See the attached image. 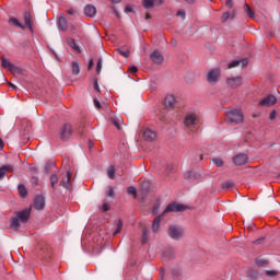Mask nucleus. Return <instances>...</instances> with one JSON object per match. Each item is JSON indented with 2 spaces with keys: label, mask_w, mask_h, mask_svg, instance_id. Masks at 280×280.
I'll list each match as a JSON object with an SVG mask.
<instances>
[{
  "label": "nucleus",
  "mask_w": 280,
  "mask_h": 280,
  "mask_svg": "<svg viewBox=\"0 0 280 280\" xmlns=\"http://www.w3.org/2000/svg\"><path fill=\"white\" fill-rule=\"evenodd\" d=\"M32 213L31 209H24L22 211L16 212V215L11 219L10 226L11 229L18 230L19 226H21V222L23 224L27 223L30 221V215Z\"/></svg>",
  "instance_id": "f257e3e1"
},
{
  "label": "nucleus",
  "mask_w": 280,
  "mask_h": 280,
  "mask_svg": "<svg viewBox=\"0 0 280 280\" xmlns=\"http://www.w3.org/2000/svg\"><path fill=\"white\" fill-rule=\"evenodd\" d=\"M226 117L230 124H244V114L240 109H232L226 112Z\"/></svg>",
  "instance_id": "f03ea898"
},
{
  "label": "nucleus",
  "mask_w": 280,
  "mask_h": 280,
  "mask_svg": "<svg viewBox=\"0 0 280 280\" xmlns=\"http://www.w3.org/2000/svg\"><path fill=\"white\" fill-rule=\"evenodd\" d=\"M1 67L2 69H8L10 73L13 75H21L23 73V70L13 63L10 62V59H7L5 57H1Z\"/></svg>",
  "instance_id": "7ed1b4c3"
},
{
  "label": "nucleus",
  "mask_w": 280,
  "mask_h": 280,
  "mask_svg": "<svg viewBox=\"0 0 280 280\" xmlns=\"http://www.w3.org/2000/svg\"><path fill=\"white\" fill-rule=\"evenodd\" d=\"M73 137V127L70 124H65L59 129V139L61 141H69Z\"/></svg>",
  "instance_id": "20e7f679"
},
{
  "label": "nucleus",
  "mask_w": 280,
  "mask_h": 280,
  "mask_svg": "<svg viewBox=\"0 0 280 280\" xmlns=\"http://www.w3.org/2000/svg\"><path fill=\"white\" fill-rule=\"evenodd\" d=\"M187 209L188 207L183 203L173 202L165 208L163 215H165V213H178L180 211H187Z\"/></svg>",
  "instance_id": "39448f33"
},
{
  "label": "nucleus",
  "mask_w": 280,
  "mask_h": 280,
  "mask_svg": "<svg viewBox=\"0 0 280 280\" xmlns=\"http://www.w3.org/2000/svg\"><path fill=\"white\" fill-rule=\"evenodd\" d=\"M198 124H200L198 116L189 114L185 117L184 126H186V128H194V130H198V128L196 127L198 126Z\"/></svg>",
  "instance_id": "423d86ee"
},
{
  "label": "nucleus",
  "mask_w": 280,
  "mask_h": 280,
  "mask_svg": "<svg viewBox=\"0 0 280 280\" xmlns=\"http://www.w3.org/2000/svg\"><path fill=\"white\" fill-rule=\"evenodd\" d=\"M183 233V230L178 225H171L168 228V236L171 240H182Z\"/></svg>",
  "instance_id": "0eeeda50"
},
{
  "label": "nucleus",
  "mask_w": 280,
  "mask_h": 280,
  "mask_svg": "<svg viewBox=\"0 0 280 280\" xmlns=\"http://www.w3.org/2000/svg\"><path fill=\"white\" fill-rule=\"evenodd\" d=\"M277 102H278L277 96L269 94L268 96H266L259 101V106L270 107V106H275V104H277Z\"/></svg>",
  "instance_id": "6e6552de"
},
{
  "label": "nucleus",
  "mask_w": 280,
  "mask_h": 280,
  "mask_svg": "<svg viewBox=\"0 0 280 280\" xmlns=\"http://www.w3.org/2000/svg\"><path fill=\"white\" fill-rule=\"evenodd\" d=\"M220 80V69H212L208 72L207 81L209 84H215Z\"/></svg>",
  "instance_id": "1a4fd4ad"
},
{
  "label": "nucleus",
  "mask_w": 280,
  "mask_h": 280,
  "mask_svg": "<svg viewBox=\"0 0 280 280\" xmlns=\"http://www.w3.org/2000/svg\"><path fill=\"white\" fill-rule=\"evenodd\" d=\"M233 163L237 166L246 165V163H248V155L244 153H238L233 158Z\"/></svg>",
  "instance_id": "9d476101"
},
{
  "label": "nucleus",
  "mask_w": 280,
  "mask_h": 280,
  "mask_svg": "<svg viewBox=\"0 0 280 280\" xmlns=\"http://www.w3.org/2000/svg\"><path fill=\"white\" fill-rule=\"evenodd\" d=\"M14 172V165L8 164L0 167V180H3L8 174Z\"/></svg>",
  "instance_id": "9b49d317"
},
{
  "label": "nucleus",
  "mask_w": 280,
  "mask_h": 280,
  "mask_svg": "<svg viewBox=\"0 0 280 280\" xmlns=\"http://www.w3.org/2000/svg\"><path fill=\"white\" fill-rule=\"evenodd\" d=\"M33 207L36 211H43V209H45V197L42 195L37 196L34 200Z\"/></svg>",
  "instance_id": "f8f14e48"
},
{
  "label": "nucleus",
  "mask_w": 280,
  "mask_h": 280,
  "mask_svg": "<svg viewBox=\"0 0 280 280\" xmlns=\"http://www.w3.org/2000/svg\"><path fill=\"white\" fill-rule=\"evenodd\" d=\"M150 59L152 60V62H154L155 65H163V55L161 54V51L159 50H154L151 55H150Z\"/></svg>",
  "instance_id": "ddd939ff"
},
{
  "label": "nucleus",
  "mask_w": 280,
  "mask_h": 280,
  "mask_svg": "<svg viewBox=\"0 0 280 280\" xmlns=\"http://www.w3.org/2000/svg\"><path fill=\"white\" fill-rule=\"evenodd\" d=\"M184 178L186 180H199V178H202V174L200 172L189 171L185 173Z\"/></svg>",
  "instance_id": "4468645a"
},
{
  "label": "nucleus",
  "mask_w": 280,
  "mask_h": 280,
  "mask_svg": "<svg viewBox=\"0 0 280 280\" xmlns=\"http://www.w3.org/2000/svg\"><path fill=\"white\" fill-rule=\"evenodd\" d=\"M142 5L145 10H150L154 5H163V0H142Z\"/></svg>",
  "instance_id": "2eb2a0df"
},
{
  "label": "nucleus",
  "mask_w": 280,
  "mask_h": 280,
  "mask_svg": "<svg viewBox=\"0 0 280 280\" xmlns=\"http://www.w3.org/2000/svg\"><path fill=\"white\" fill-rule=\"evenodd\" d=\"M178 101H176V96L174 94H167L164 101L166 108H174Z\"/></svg>",
  "instance_id": "dca6fc26"
},
{
  "label": "nucleus",
  "mask_w": 280,
  "mask_h": 280,
  "mask_svg": "<svg viewBox=\"0 0 280 280\" xmlns=\"http://www.w3.org/2000/svg\"><path fill=\"white\" fill-rule=\"evenodd\" d=\"M226 83L231 89H237V86H242V77L226 79Z\"/></svg>",
  "instance_id": "f3484780"
},
{
  "label": "nucleus",
  "mask_w": 280,
  "mask_h": 280,
  "mask_svg": "<svg viewBox=\"0 0 280 280\" xmlns=\"http://www.w3.org/2000/svg\"><path fill=\"white\" fill-rule=\"evenodd\" d=\"M84 14H85V16L93 19L95 16V14H97V9L91 4H88L84 8Z\"/></svg>",
  "instance_id": "a211bd4d"
},
{
  "label": "nucleus",
  "mask_w": 280,
  "mask_h": 280,
  "mask_svg": "<svg viewBox=\"0 0 280 280\" xmlns=\"http://www.w3.org/2000/svg\"><path fill=\"white\" fill-rule=\"evenodd\" d=\"M143 138L145 139V141H154V139H156V132L152 131L151 129H145L143 131Z\"/></svg>",
  "instance_id": "6ab92c4d"
},
{
  "label": "nucleus",
  "mask_w": 280,
  "mask_h": 280,
  "mask_svg": "<svg viewBox=\"0 0 280 280\" xmlns=\"http://www.w3.org/2000/svg\"><path fill=\"white\" fill-rule=\"evenodd\" d=\"M175 255L176 250H174V248L172 247L164 249L162 253V257H164L165 259H174Z\"/></svg>",
  "instance_id": "aec40b11"
},
{
  "label": "nucleus",
  "mask_w": 280,
  "mask_h": 280,
  "mask_svg": "<svg viewBox=\"0 0 280 280\" xmlns=\"http://www.w3.org/2000/svg\"><path fill=\"white\" fill-rule=\"evenodd\" d=\"M9 25H13V27H20V30H25V25L16 18H9Z\"/></svg>",
  "instance_id": "412c9836"
},
{
  "label": "nucleus",
  "mask_w": 280,
  "mask_h": 280,
  "mask_svg": "<svg viewBox=\"0 0 280 280\" xmlns=\"http://www.w3.org/2000/svg\"><path fill=\"white\" fill-rule=\"evenodd\" d=\"M24 23H25V26L31 31L33 32V26H32V13L30 12H25L24 13Z\"/></svg>",
  "instance_id": "4be33fe9"
},
{
  "label": "nucleus",
  "mask_w": 280,
  "mask_h": 280,
  "mask_svg": "<svg viewBox=\"0 0 280 280\" xmlns=\"http://www.w3.org/2000/svg\"><path fill=\"white\" fill-rule=\"evenodd\" d=\"M67 43L77 54H81L82 50L80 49V46L75 44V40L73 38H68Z\"/></svg>",
  "instance_id": "5701e85b"
},
{
  "label": "nucleus",
  "mask_w": 280,
  "mask_h": 280,
  "mask_svg": "<svg viewBox=\"0 0 280 280\" xmlns=\"http://www.w3.org/2000/svg\"><path fill=\"white\" fill-rule=\"evenodd\" d=\"M161 218H163V214L155 217L152 223L153 232L156 233L159 231V228L161 226Z\"/></svg>",
  "instance_id": "b1692460"
},
{
  "label": "nucleus",
  "mask_w": 280,
  "mask_h": 280,
  "mask_svg": "<svg viewBox=\"0 0 280 280\" xmlns=\"http://www.w3.org/2000/svg\"><path fill=\"white\" fill-rule=\"evenodd\" d=\"M69 183H71V173L70 172H68L66 178H63L60 182V186L65 187L67 189V188H69Z\"/></svg>",
  "instance_id": "393cba45"
},
{
  "label": "nucleus",
  "mask_w": 280,
  "mask_h": 280,
  "mask_svg": "<svg viewBox=\"0 0 280 280\" xmlns=\"http://www.w3.org/2000/svg\"><path fill=\"white\" fill-rule=\"evenodd\" d=\"M72 75H80V63L78 61H72Z\"/></svg>",
  "instance_id": "a878e982"
},
{
  "label": "nucleus",
  "mask_w": 280,
  "mask_h": 280,
  "mask_svg": "<svg viewBox=\"0 0 280 280\" xmlns=\"http://www.w3.org/2000/svg\"><path fill=\"white\" fill-rule=\"evenodd\" d=\"M59 27L62 32H67L69 30V26L67 25V19L59 18Z\"/></svg>",
  "instance_id": "bb28decb"
},
{
  "label": "nucleus",
  "mask_w": 280,
  "mask_h": 280,
  "mask_svg": "<svg viewBox=\"0 0 280 280\" xmlns=\"http://www.w3.org/2000/svg\"><path fill=\"white\" fill-rule=\"evenodd\" d=\"M244 12L249 19H255V12H253V9H250V5H248V3L244 4Z\"/></svg>",
  "instance_id": "cd10ccee"
},
{
  "label": "nucleus",
  "mask_w": 280,
  "mask_h": 280,
  "mask_svg": "<svg viewBox=\"0 0 280 280\" xmlns=\"http://www.w3.org/2000/svg\"><path fill=\"white\" fill-rule=\"evenodd\" d=\"M18 191L21 198H25V196H27V188L23 184L18 186Z\"/></svg>",
  "instance_id": "c85d7f7f"
},
{
  "label": "nucleus",
  "mask_w": 280,
  "mask_h": 280,
  "mask_svg": "<svg viewBox=\"0 0 280 280\" xmlns=\"http://www.w3.org/2000/svg\"><path fill=\"white\" fill-rule=\"evenodd\" d=\"M116 52L122 56V58H129L130 57V50L127 48H118L116 49Z\"/></svg>",
  "instance_id": "c756f323"
},
{
  "label": "nucleus",
  "mask_w": 280,
  "mask_h": 280,
  "mask_svg": "<svg viewBox=\"0 0 280 280\" xmlns=\"http://www.w3.org/2000/svg\"><path fill=\"white\" fill-rule=\"evenodd\" d=\"M50 185H51L52 189H56V185H58V175L52 174L50 176Z\"/></svg>",
  "instance_id": "7c9ffc66"
},
{
  "label": "nucleus",
  "mask_w": 280,
  "mask_h": 280,
  "mask_svg": "<svg viewBox=\"0 0 280 280\" xmlns=\"http://www.w3.org/2000/svg\"><path fill=\"white\" fill-rule=\"evenodd\" d=\"M121 229H124V222L119 220L113 235H119V233H121Z\"/></svg>",
  "instance_id": "2f4dec72"
},
{
  "label": "nucleus",
  "mask_w": 280,
  "mask_h": 280,
  "mask_svg": "<svg viewBox=\"0 0 280 280\" xmlns=\"http://www.w3.org/2000/svg\"><path fill=\"white\" fill-rule=\"evenodd\" d=\"M234 185H235V184H234L233 182L229 180V182L223 183V184L221 185V188H222V189H233Z\"/></svg>",
  "instance_id": "473e14b6"
},
{
  "label": "nucleus",
  "mask_w": 280,
  "mask_h": 280,
  "mask_svg": "<svg viewBox=\"0 0 280 280\" xmlns=\"http://www.w3.org/2000/svg\"><path fill=\"white\" fill-rule=\"evenodd\" d=\"M107 176L112 180L115 179V166H109L107 170Z\"/></svg>",
  "instance_id": "72a5a7b5"
},
{
  "label": "nucleus",
  "mask_w": 280,
  "mask_h": 280,
  "mask_svg": "<svg viewBox=\"0 0 280 280\" xmlns=\"http://www.w3.org/2000/svg\"><path fill=\"white\" fill-rule=\"evenodd\" d=\"M106 196L108 198H115V188H113V186H108Z\"/></svg>",
  "instance_id": "f704fd0d"
},
{
  "label": "nucleus",
  "mask_w": 280,
  "mask_h": 280,
  "mask_svg": "<svg viewBox=\"0 0 280 280\" xmlns=\"http://www.w3.org/2000/svg\"><path fill=\"white\" fill-rule=\"evenodd\" d=\"M127 194H129V196H133L135 198H137V188H135L133 186L128 187Z\"/></svg>",
  "instance_id": "c9c22d12"
},
{
  "label": "nucleus",
  "mask_w": 280,
  "mask_h": 280,
  "mask_svg": "<svg viewBox=\"0 0 280 280\" xmlns=\"http://www.w3.org/2000/svg\"><path fill=\"white\" fill-rule=\"evenodd\" d=\"M212 162L214 163V165H217V167H222V165H224V161L219 158L212 159Z\"/></svg>",
  "instance_id": "e433bc0d"
},
{
  "label": "nucleus",
  "mask_w": 280,
  "mask_h": 280,
  "mask_svg": "<svg viewBox=\"0 0 280 280\" xmlns=\"http://www.w3.org/2000/svg\"><path fill=\"white\" fill-rule=\"evenodd\" d=\"M240 65H241L240 60H234V61L229 63L228 69H233L235 67H240Z\"/></svg>",
  "instance_id": "4c0bfd02"
},
{
  "label": "nucleus",
  "mask_w": 280,
  "mask_h": 280,
  "mask_svg": "<svg viewBox=\"0 0 280 280\" xmlns=\"http://www.w3.org/2000/svg\"><path fill=\"white\" fill-rule=\"evenodd\" d=\"M102 62H103V60H102V58H100L96 63V73L97 74L102 73Z\"/></svg>",
  "instance_id": "58836bf2"
},
{
  "label": "nucleus",
  "mask_w": 280,
  "mask_h": 280,
  "mask_svg": "<svg viewBox=\"0 0 280 280\" xmlns=\"http://www.w3.org/2000/svg\"><path fill=\"white\" fill-rule=\"evenodd\" d=\"M148 242V229H143V234H142V244H145Z\"/></svg>",
  "instance_id": "ea45409f"
},
{
  "label": "nucleus",
  "mask_w": 280,
  "mask_h": 280,
  "mask_svg": "<svg viewBox=\"0 0 280 280\" xmlns=\"http://www.w3.org/2000/svg\"><path fill=\"white\" fill-rule=\"evenodd\" d=\"M231 16V13L224 12L222 15V23H226Z\"/></svg>",
  "instance_id": "a19ab883"
},
{
  "label": "nucleus",
  "mask_w": 280,
  "mask_h": 280,
  "mask_svg": "<svg viewBox=\"0 0 280 280\" xmlns=\"http://www.w3.org/2000/svg\"><path fill=\"white\" fill-rule=\"evenodd\" d=\"M266 275L267 277H277L278 272L276 270H267Z\"/></svg>",
  "instance_id": "79ce46f5"
},
{
  "label": "nucleus",
  "mask_w": 280,
  "mask_h": 280,
  "mask_svg": "<svg viewBox=\"0 0 280 280\" xmlns=\"http://www.w3.org/2000/svg\"><path fill=\"white\" fill-rule=\"evenodd\" d=\"M176 16H180V19L185 20L186 13L185 10H178Z\"/></svg>",
  "instance_id": "37998d69"
},
{
  "label": "nucleus",
  "mask_w": 280,
  "mask_h": 280,
  "mask_svg": "<svg viewBox=\"0 0 280 280\" xmlns=\"http://www.w3.org/2000/svg\"><path fill=\"white\" fill-rule=\"evenodd\" d=\"M31 183H32V185H34L35 187L38 185V177H36V176H33L32 178H31Z\"/></svg>",
  "instance_id": "c03bdc74"
},
{
  "label": "nucleus",
  "mask_w": 280,
  "mask_h": 280,
  "mask_svg": "<svg viewBox=\"0 0 280 280\" xmlns=\"http://www.w3.org/2000/svg\"><path fill=\"white\" fill-rule=\"evenodd\" d=\"M269 119L272 121L273 119H277V110H272L269 115Z\"/></svg>",
  "instance_id": "a18cd8bd"
},
{
  "label": "nucleus",
  "mask_w": 280,
  "mask_h": 280,
  "mask_svg": "<svg viewBox=\"0 0 280 280\" xmlns=\"http://www.w3.org/2000/svg\"><path fill=\"white\" fill-rule=\"evenodd\" d=\"M102 209H103L104 212L110 211V205H108V203H103Z\"/></svg>",
  "instance_id": "49530a36"
},
{
  "label": "nucleus",
  "mask_w": 280,
  "mask_h": 280,
  "mask_svg": "<svg viewBox=\"0 0 280 280\" xmlns=\"http://www.w3.org/2000/svg\"><path fill=\"white\" fill-rule=\"evenodd\" d=\"M225 5L231 10L233 8V0H225Z\"/></svg>",
  "instance_id": "de8ad7c7"
},
{
  "label": "nucleus",
  "mask_w": 280,
  "mask_h": 280,
  "mask_svg": "<svg viewBox=\"0 0 280 280\" xmlns=\"http://www.w3.org/2000/svg\"><path fill=\"white\" fill-rule=\"evenodd\" d=\"M129 71H130V73H137V71H139V69L136 67V66H131L130 68H129Z\"/></svg>",
  "instance_id": "09e8293b"
},
{
  "label": "nucleus",
  "mask_w": 280,
  "mask_h": 280,
  "mask_svg": "<svg viewBox=\"0 0 280 280\" xmlns=\"http://www.w3.org/2000/svg\"><path fill=\"white\" fill-rule=\"evenodd\" d=\"M94 106L95 108H102V103H100L97 98H94Z\"/></svg>",
  "instance_id": "8fccbe9b"
},
{
  "label": "nucleus",
  "mask_w": 280,
  "mask_h": 280,
  "mask_svg": "<svg viewBox=\"0 0 280 280\" xmlns=\"http://www.w3.org/2000/svg\"><path fill=\"white\" fill-rule=\"evenodd\" d=\"M113 126L117 127L118 130H121V127H119V121H117L116 119L112 120Z\"/></svg>",
  "instance_id": "3c124183"
},
{
  "label": "nucleus",
  "mask_w": 280,
  "mask_h": 280,
  "mask_svg": "<svg viewBox=\"0 0 280 280\" xmlns=\"http://www.w3.org/2000/svg\"><path fill=\"white\" fill-rule=\"evenodd\" d=\"M77 132H78L79 137H82L84 135V128L83 127H79Z\"/></svg>",
  "instance_id": "603ef678"
},
{
  "label": "nucleus",
  "mask_w": 280,
  "mask_h": 280,
  "mask_svg": "<svg viewBox=\"0 0 280 280\" xmlns=\"http://www.w3.org/2000/svg\"><path fill=\"white\" fill-rule=\"evenodd\" d=\"M242 67H248V59H243L240 61Z\"/></svg>",
  "instance_id": "864d4df0"
},
{
  "label": "nucleus",
  "mask_w": 280,
  "mask_h": 280,
  "mask_svg": "<svg viewBox=\"0 0 280 280\" xmlns=\"http://www.w3.org/2000/svg\"><path fill=\"white\" fill-rule=\"evenodd\" d=\"M94 89L100 93V84H97V79L94 80Z\"/></svg>",
  "instance_id": "5fc2aeb1"
},
{
  "label": "nucleus",
  "mask_w": 280,
  "mask_h": 280,
  "mask_svg": "<svg viewBox=\"0 0 280 280\" xmlns=\"http://www.w3.org/2000/svg\"><path fill=\"white\" fill-rule=\"evenodd\" d=\"M93 65H94L93 59H90L89 66H88L89 71H91L93 69Z\"/></svg>",
  "instance_id": "6e6d98bb"
},
{
  "label": "nucleus",
  "mask_w": 280,
  "mask_h": 280,
  "mask_svg": "<svg viewBox=\"0 0 280 280\" xmlns=\"http://www.w3.org/2000/svg\"><path fill=\"white\" fill-rule=\"evenodd\" d=\"M125 12L128 14V12H132V5L128 4L126 8H125Z\"/></svg>",
  "instance_id": "4d7b16f0"
},
{
  "label": "nucleus",
  "mask_w": 280,
  "mask_h": 280,
  "mask_svg": "<svg viewBox=\"0 0 280 280\" xmlns=\"http://www.w3.org/2000/svg\"><path fill=\"white\" fill-rule=\"evenodd\" d=\"M153 215H156L159 213V206H154L152 210Z\"/></svg>",
  "instance_id": "13d9d810"
},
{
  "label": "nucleus",
  "mask_w": 280,
  "mask_h": 280,
  "mask_svg": "<svg viewBox=\"0 0 280 280\" xmlns=\"http://www.w3.org/2000/svg\"><path fill=\"white\" fill-rule=\"evenodd\" d=\"M8 84H9L10 88L13 89V91H18L19 90V88H16V85H14L13 83L9 82Z\"/></svg>",
  "instance_id": "bf43d9fd"
},
{
  "label": "nucleus",
  "mask_w": 280,
  "mask_h": 280,
  "mask_svg": "<svg viewBox=\"0 0 280 280\" xmlns=\"http://www.w3.org/2000/svg\"><path fill=\"white\" fill-rule=\"evenodd\" d=\"M67 14H70V16H71V15L75 14V10L69 9V10L67 11Z\"/></svg>",
  "instance_id": "052dcab7"
},
{
  "label": "nucleus",
  "mask_w": 280,
  "mask_h": 280,
  "mask_svg": "<svg viewBox=\"0 0 280 280\" xmlns=\"http://www.w3.org/2000/svg\"><path fill=\"white\" fill-rule=\"evenodd\" d=\"M185 1L186 3H190V4L196 3V0H185Z\"/></svg>",
  "instance_id": "680f3d73"
},
{
  "label": "nucleus",
  "mask_w": 280,
  "mask_h": 280,
  "mask_svg": "<svg viewBox=\"0 0 280 280\" xmlns=\"http://www.w3.org/2000/svg\"><path fill=\"white\" fill-rule=\"evenodd\" d=\"M3 140L0 138V148H1V150H3Z\"/></svg>",
  "instance_id": "e2e57ef3"
},
{
  "label": "nucleus",
  "mask_w": 280,
  "mask_h": 280,
  "mask_svg": "<svg viewBox=\"0 0 280 280\" xmlns=\"http://www.w3.org/2000/svg\"><path fill=\"white\" fill-rule=\"evenodd\" d=\"M112 3H121V0H110Z\"/></svg>",
  "instance_id": "0e129e2a"
},
{
  "label": "nucleus",
  "mask_w": 280,
  "mask_h": 280,
  "mask_svg": "<svg viewBox=\"0 0 280 280\" xmlns=\"http://www.w3.org/2000/svg\"><path fill=\"white\" fill-rule=\"evenodd\" d=\"M45 170H46V174H49V164L46 165Z\"/></svg>",
  "instance_id": "69168bd1"
},
{
  "label": "nucleus",
  "mask_w": 280,
  "mask_h": 280,
  "mask_svg": "<svg viewBox=\"0 0 280 280\" xmlns=\"http://www.w3.org/2000/svg\"><path fill=\"white\" fill-rule=\"evenodd\" d=\"M32 171L35 172V174H38V168L32 167Z\"/></svg>",
  "instance_id": "338daca9"
},
{
  "label": "nucleus",
  "mask_w": 280,
  "mask_h": 280,
  "mask_svg": "<svg viewBox=\"0 0 280 280\" xmlns=\"http://www.w3.org/2000/svg\"><path fill=\"white\" fill-rule=\"evenodd\" d=\"M148 19H150V13L145 14V20L148 21Z\"/></svg>",
  "instance_id": "774afa93"
}]
</instances>
